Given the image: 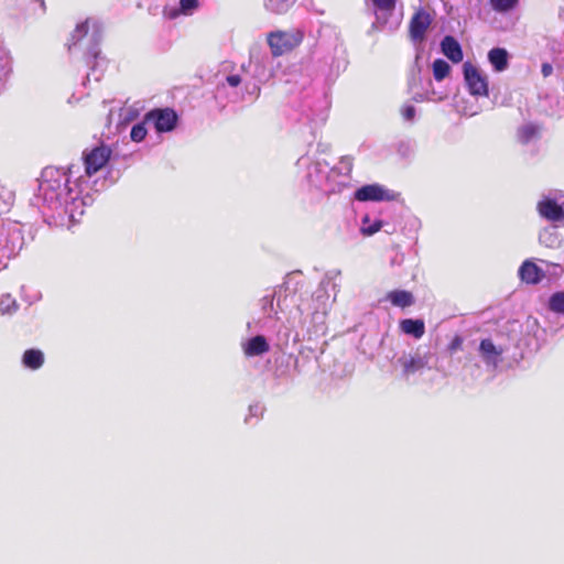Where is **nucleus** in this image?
<instances>
[{
    "label": "nucleus",
    "mask_w": 564,
    "mask_h": 564,
    "mask_svg": "<svg viewBox=\"0 0 564 564\" xmlns=\"http://www.w3.org/2000/svg\"><path fill=\"white\" fill-rule=\"evenodd\" d=\"M84 177L79 163L43 169L33 205L48 226L72 229L79 223L85 207L94 202L91 193L84 186L87 185Z\"/></svg>",
    "instance_id": "nucleus-1"
},
{
    "label": "nucleus",
    "mask_w": 564,
    "mask_h": 564,
    "mask_svg": "<svg viewBox=\"0 0 564 564\" xmlns=\"http://www.w3.org/2000/svg\"><path fill=\"white\" fill-rule=\"evenodd\" d=\"M341 275L340 270H332L325 273L317 289L311 297L302 299L296 307V315L288 319L284 325L280 314L288 301V295L282 297V291L273 290L260 299V316L247 323L249 333H264L283 335L288 340L292 330L311 324L323 329L325 317L332 303L335 301L338 288L337 279Z\"/></svg>",
    "instance_id": "nucleus-2"
},
{
    "label": "nucleus",
    "mask_w": 564,
    "mask_h": 564,
    "mask_svg": "<svg viewBox=\"0 0 564 564\" xmlns=\"http://www.w3.org/2000/svg\"><path fill=\"white\" fill-rule=\"evenodd\" d=\"M296 165L302 171V180L306 185L326 195L341 192L351 180V156H343L338 165L329 167L325 161H314L304 155L297 160Z\"/></svg>",
    "instance_id": "nucleus-3"
},
{
    "label": "nucleus",
    "mask_w": 564,
    "mask_h": 564,
    "mask_svg": "<svg viewBox=\"0 0 564 564\" xmlns=\"http://www.w3.org/2000/svg\"><path fill=\"white\" fill-rule=\"evenodd\" d=\"M291 105L297 121L311 126L312 131L327 119L329 100L321 80L302 77L291 93Z\"/></svg>",
    "instance_id": "nucleus-4"
},
{
    "label": "nucleus",
    "mask_w": 564,
    "mask_h": 564,
    "mask_svg": "<svg viewBox=\"0 0 564 564\" xmlns=\"http://www.w3.org/2000/svg\"><path fill=\"white\" fill-rule=\"evenodd\" d=\"M102 39L101 23L94 19H87L76 25L67 43V50L73 53L74 50H84L86 64L89 68L87 80L94 78L99 82L107 68V59L99 48Z\"/></svg>",
    "instance_id": "nucleus-5"
},
{
    "label": "nucleus",
    "mask_w": 564,
    "mask_h": 564,
    "mask_svg": "<svg viewBox=\"0 0 564 564\" xmlns=\"http://www.w3.org/2000/svg\"><path fill=\"white\" fill-rule=\"evenodd\" d=\"M398 0H366L367 9L373 14L369 32L395 31L401 23V14L397 13Z\"/></svg>",
    "instance_id": "nucleus-6"
},
{
    "label": "nucleus",
    "mask_w": 564,
    "mask_h": 564,
    "mask_svg": "<svg viewBox=\"0 0 564 564\" xmlns=\"http://www.w3.org/2000/svg\"><path fill=\"white\" fill-rule=\"evenodd\" d=\"M259 94L260 87L256 83H243L238 74L226 76L225 82L216 88V98L227 96L230 102L253 101Z\"/></svg>",
    "instance_id": "nucleus-7"
},
{
    "label": "nucleus",
    "mask_w": 564,
    "mask_h": 564,
    "mask_svg": "<svg viewBox=\"0 0 564 564\" xmlns=\"http://www.w3.org/2000/svg\"><path fill=\"white\" fill-rule=\"evenodd\" d=\"M111 149L104 143L100 145L94 147L91 149H86L83 152V162H78L82 165V170L84 169V173L82 172V175H84V180L87 182V185L84 184V186L91 193V195L98 189L94 188V185H96V181L94 184H90V178L100 171L109 161L111 156Z\"/></svg>",
    "instance_id": "nucleus-8"
},
{
    "label": "nucleus",
    "mask_w": 564,
    "mask_h": 564,
    "mask_svg": "<svg viewBox=\"0 0 564 564\" xmlns=\"http://www.w3.org/2000/svg\"><path fill=\"white\" fill-rule=\"evenodd\" d=\"M24 238L18 224L9 223L0 228V272L7 267L6 260L22 249Z\"/></svg>",
    "instance_id": "nucleus-9"
},
{
    "label": "nucleus",
    "mask_w": 564,
    "mask_h": 564,
    "mask_svg": "<svg viewBox=\"0 0 564 564\" xmlns=\"http://www.w3.org/2000/svg\"><path fill=\"white\" fill-rule=\"evenodd\" d=\"M303 37L304 34L300 29H292L288 31L270 32L267 40L272 55L280 56L299 46Z\"/></svg>",
    "instance_id": "nucleus-10"
},
{
    "label": "nucleus",
    "mask_w": 564,
    "mask_h": 564,
    "mask_svg": "<svg viewBox=\"0 0 564 564\" xmlns=\"http://www.w3.org/2000/svg\"><path fill=\"white\" fill-rule=\"evenodd\" d=\"M508 347L503 344H496L492 338H482L478 346V356L488 371H496L503 361V354Z\"/></svg>",
    "instance_id": "nucleus-11"
},
{
    "label": "nucleus",
    "mask_w": 564,
    "mask_h": 564,
    "mask_svg": "<svg viewBox=\"0 0 564 564\" xmlns=\"http://www.w3.org/2000/svg\"><path fill=\"white\" fill-rule=\"evenodd\" d=\"M464 80L470 95L476 97H487L488 80L481 72L474 66L470 62H465L463 65Z\"/></svg>",
    "instance_id": "nucleus-12"
},
{
    "label": "nucleus",
    "mask_w": 564,
    "mask_h": 564,
    "mask_svg": "<svg viewBox=\"0 0 564 564\" xmlns=\"http://www.w3.org/2000/svg\"><path fill=\"white\" fill-rule=\"evenodd\" d=\"M429 358L419 350L414 352H402L394 361V367L401 369V376L409 379L411 376L421 372L427 367Z\"/></svg>",
    "instance_id": "nucleus-13"
},
{
    "label": "nucleus",
    "mask_w": 564,
    "mask_h": 564,
    "mask_svg": "<svg viewBox=\"0 0 564 564\" xmlns=\"http://www.w3.org/2000/svg\"><path fill=\"white\" fill-rule=\"evenodd\" d=\"M177 119L176 112L171 108L153 109L145 115V122L153 124L160 133L172 131L177 123Z\"/></svg>",
    "instance_id": "nucleus-14"
},
{
    "label": "nucleus",
    "mask_w": 564,
    "mask_h": 564,
    "mask_svg": "<svg viewBox=\"0 0 564 564\" xmlns=\"http://www.w3.org/2000/svg\"><path fill=\"white\" fill-rule=\"evenodd\" d=\"M564 202H560L556 196L544 195L538 203L536 209L539 215L552 223L564 220Z\"/></svg>",
    "instance_id": "nucleus-15"
},
{
    "label": "nucleus",
    "mask_w": 564,
    "mask_h": 564,
    "mask_svg": "<svg viewBox=\"0 0 564 564\" xmlns=\"http://www.w3.org/2000/svg\"><path fill=\"white\" fill-rule=\"evenodd\" d=\"M395 193L386 188L380 184H369L359 187L354 197L358 202H382V200H393L395 198Z\"/></svg>",
    "instance_id": "nucleus-16"
},
{
    "label": "nucleus",
    "mask_w": 564,
    "mask_h": 564,
    "mask_svg": "<svg viewBox=\"0 0 564 564\" xmlns=\"http://www.w3.org/2000/svg\"><path fill=\"white\" fill-rule=\"evenodd\" d=\"M431 22V15L425 10H417L410 21L411 40L414 42L422 41Z\"/></svg>",
    "instance_id": "nucleus-17"
},
{
    "label": "nucleus",
    "mask_w": 564,
    "mask_h": 564,
    "mask_svg": "<svg viewBox=\"0 0 564 564\" xmlns=\"http://www.w3.org/2000/svg\"><path fill=\"white\" fill-rule=\"evenodd\" d=\"M242 351L246 357H258L270 350V344L265 335L257 334L242 343Z\"/></svg>",
    "instance_id": "nucleus-18"
},
{
    "label": "nucleus",
    "mask_w": 564,
    "mask_h": 564,
    "mask_svg": "<svg viewBox=\"0 0 564 564\" xmlns=\"http://www.w3.org/2000/svg\"><path fill=\"white\" fill-rule=\"evenodd\" d=\"M13 72V57L9 48L0 41V93L6 88Z\"/></svg>",
    "instance_id": "nucleus-19"
},
{
    "label": "nucleus",
    "mask_w": 564,
    "mask_h": 564,
    "mask_svg": "<svg viewBox=\"0 0 564 564\" xmlns=\"http://www.w3.org/2000/svg\"><path fill=\"white\" fill-rule=\"evenodd\" d=\"M519 276L528 284H538L545 278V273L533 261L525 260L519 268Z\"/></svg>",
    "instance_id": "nucleus-20"
},
{
    "label": "nucleus",
    "mask_w": 564,
    "mask_h": 564,
    "mask_svg": "<svg viewBox=\"0 0 564 564\" xmlns=\"http://www.w3.org/2000/svg\"><path fill=\"white\" fill-rule=\"evenodd\" d=\"M442 53L453 63L463 61L464 54L459 42L452 35H446L441 42Z\"/></svg>",
    "instance_id": "nucleus-21"
},
{
    "label": "nucleus",
    "mask_w": 564,
    "mask_h": 564,
    "mask_svg": "<svg viewBox=\"0 0 564 564\" xmlns=\"http://www.w3.org/2000/svg\"><path fill=\"white\" fill-rule=\"evenodd\" d=\"M488 61L496 73H501L509 66V53L503 47H494L488 52Z\"/></svg>",
    "instance_id": "nucleus-22"
},
{
    "label": "nucleus",
    "mask_w": 564,
    "mask_h": 564,
    "mask_svg": "<svg viewBox=\"0 0 564 564\" xmlns=\"http://www.w3.org/2000/svg\"><path fill=\"white\" fill-rule=\"evenodd\" d=\"M400 329L415 339H420L425 333V324L420 318H405L400 322Z\"/></svg>",
    "instance_id": "nucleus-23"
},
{
    "label": "nucleus",
    "mask_w": 564,
    "mask_h": 564,
    "mask_svg": "<svg viewBox=\"0 0 564 564\" xmlns=\"http://www.w3.org/2000/svg\"><path fill=\"white\" fill-rule=\"evenodd\" d=\"M386 300H388L393 306L397 307H409L414 304V296L411 292L405 290H393L387 293Z\"/></svg>",
    "instance_id": "nucleus-24"
},
{
    "label": "nucleus",
    "mask_w": 564,
    "mask_h": 564,
    "mask_svg": "<svg viewBox=\"0 0 564 564\" xmlns=\"http://www.w3.org/2000/svg\"><path fill=\"white\" fill-rule=\"evenodd\" d=\"M22 362L25 368L36 370L44 364V354L39 349H28L22 356Z\"/></svg>",
    "instance_id": "nucleus-25"
},
{
    "label": "nucleus",
    "mask_w": 564,
    "mask_h": 564,
    "mask_svg": "<svg viewBox=\"0 0 564 564\" xmlns=\"http://www.w3.org/2000/svg\"><path fill=\"white\" fill-rule=\"evenodd\" d=\"M383 226V221L377 217H371L365 214L361 218L360 232L364 236H372L378 232Z\"/></svg>",
    "instance_id": "nucleus-26"
},
{
    "label": "nucleus",
    "mask_w": 564,
    "mask_h": 564,
    "mask_svg": "<svg viewBox=\"0 0 564 564\" xmlns=\"http://www.w3.org/2000/svg\"><path fill=\"white\" fill-rule=\"evenodd\" d=\"M199 7L198 0H180V4L177 9H171L167 12V17L170 19H175L180 14L183 15H192Z\"/></svg>",
    "instance_id": "nucleus-27"
},
{
    "label": "nucleus",
    "mask_w": 564,
    "mask_h": 564,
    "mask_svg": "<svg viewBox=\"0 0 564 564\" xmlns=\"http://www.w3.org/2000/svg\"><path fill=\"white\" fill-rule=\"evenodd\" d=\"M541 127L533 122H528L518 129V139L522 144H528L538 137Z\"/></svg>",
    "instance_id": "nucleus-28"
},
{
    "label": "nucleus",
    "mask_w": 564,
    "mask_h": 564,
    "mask_svg": "<svg viewBox=\"0 0 564 564\" xmlns=\"http://www.w3.org/2000/svg\"><path fill=\"white\" fill-rule=\"evenodd\" d=\"M539 241L547 248H556L560 246L561 239L555 229H544L539 235Z\"/></svg>",
    "instance_id": "nucleus-29"
},
{
    "label": "nucleus",
    "mask_w": 564,
    "mask_h": 564,
    "mask_svg": "<svg viewBox=\"0 0 564 564\" xmlns=\"http://www.w3.org/2000/svg\"><path fill=\"white\" fill-rule=\"evenodd\" d=\"M294 2L295 0H265L264 7L271 13L282 14L285 13Z\"/></svg>",
    "instance_id": "nucleus-30"
},
{
    "label": "nucleus",
    "mask_w": 564,
    "mask_h": 564,
    "mask_svg": "<svg viewBox=\"0 0 564 564\" xmlns=\"http://www.w3.org/2000/svg\"><path fill=\"white\" fill-rule=\"evenodd\" d=\"M547 306L551 312L564 315V291L553 293L549 299Z\"/></svg>",
    "instance_id": "nucleus-31"
},
{
    "label": "nucleus",
    "mask_w": 564,
    "mask_h": 564,
    "mask_svg": "<svg viewBox=\"0 0 564 564\" xmlns=\"http://www.w3.org/2000/svg\"><path fill=\"white\" fill-rule=\"evenodd\" d=\"M451 67L449 64L442 59L437 58L433 63V75L436 80H443L449 74Z\"/></svg>",
    "instance_id": "nucleus-32"
},
{
    "label": "nucleus",
    "mask_w": 564,
    "mask_h": 564,
    "mask_svg": "<svg viewBox=\"0 0 564 564\" xmlns=\"http://www.w3.org/2000/svg\"><path fill=\"white\" fill-rule=\"evenodd\" d=\"M489 2L496 12L506 13L514 9L519 0H490Z\"/></svg>",
    "instance_id": "nucleus-33"
},
{
    "label": "nucleus",
    "mask_w": 564,
    "mask_h": 564,
    "mask_svg": "<svg viewBox=\"0 0 564 564\" xmlns=\"http://www.w3.org/2000/svg\"><path fill=\"white\" fill-rule=\"evenodd\" d=\"M18 310L15 299L10 294H3L0 299V312L2 314H12Z\"/></svg>",
    "instance_id": "nucleus-34"
},
{
    "label": "nucleus",
    "mask_w": 564,
    "mask_h": 564,
    "mask_svg": "<svg viewBox=\"0 0 564 564\" xmlns=\"http://www.w3.org/2000/svg\"><path fill=\"white\" fill-rule=\"evenodd\" d=\"M145 119L134 124L131 129L130 137L134 142H141L147 137Z\"/></svg>",
    "instance_id": "nucleus-35"
},
{
    "label": "nucleus",
    "mask_w": 564,
    "mask_h": 564,
    "mask_svg": "<svg viewBox=\"0 0 564 564\" xmlns=\"http://www.w3.org/2000/svg\"><path fill=\"white\" fill-rule=\"evenodd\" d=\"M442 96H436V93L434 90L425 91V93H416L413 95V100L416 102H423V101H438L442 100Z\"/></svg>",
    "instance_id": "nucleus-36"
},
{
    "label": "nucleus",
    "mask_w": 564,
    "mask_h": 564,
    "mask_svg": "<svg viewBox=\"0 0 564 564\" xmlns=\"http://www.w3.org/2000/svg\"><path fill=\"white\" fill-rule=\"evenodd\" d=\"M401 115L404 121L413 122L415 120L416 109L412 105H405L401 109Z\"/></svg>",
    "instance_id": "nucleus-37"
},
{
    "label": "nucleus",
    "mask_w": 564,
    "mask_h": 564,
    "mask_svg": "<svg viewBox=\"0 0 564 564\" xmlns=\"http://www.w3.org/2000/svg\"><path fill=\"white\" fill-rule=\"evenodd\" d=\"M263 411H264V406L260 403H253L249 406V413H248V416L246 417V422H249V420L251 417H256V419H259L262 416L263 414Z\"/></svg>",
    "instance_id": "nucleus-38"
},
{
    "label": "nucleus",
    "mask_w": 564,
    "mask_h": 564,
    "mask_svg": "<svg viewBox=\"0 0 564 564\" xmlns=\"http://www.w3.org/2000/svg\"><path fill=\"white\" fill-rule=\"evenodd\" d=\"M0 199H3L6 208H9L13 204L14 195L9 189H2L0 193Z\"/></svg>",
    "instance_id": "nucleus-39"
},
{
    "label": "nucleus",
    "mask_w": 564,
    "mask_h": 564,
    "mask_svg": "<svg viewBox=\"0 0 564 564\" xmlns=\"http://www.w3.org/2000/svg\"><path fill=\"white\" fill-rule=\"evenodd\" d=\"M463 338L459 335H456L448 345V350L451 352H455L462 348Z\"/></svg>",
    "instance_id": "nucleus-40"
},
{
    "label": "nucleus",
    "mask_w": 564,
    "mask_h": 564,
    "mask_svg": "<svg viewBox=\"0 0 564 564\" xmlns=\"http://www.w3.org/2000/svg\"><path fill=\"white\" fill-rule=\"evenodd\" d=\"M541 73L544 77H549L553 73V66L549 63H543L541 66Z\"/></svg>",
    "instance_id": "nucleus-41"
},
{
    "label": "nucleus",
    "mask_w": 564,
    "mask_h": 564,
    "mask_svg": "<svg viewBox=\"0 0 564 564\" xmlns=\"http://www.w3.org/2000/svg\"><path fill=\"white\" fill-rule=\"evenodd\" d=\"M121 116L124 118V120H130L133 118L134 115L131 110H124V112Z\"/></svg>",
    "instance_id": "nucleus-42"
},
{
    "label": "nucleus",
    "mask_w": 564,
    "mask_h": 564,
    "mask_svg": "<svg viewBox=\"0 0 564 564\" xmlns=\"http://www.w3.org/2000/svg\"><path fill=\"white\" fill-rule=\"evenodd\" d=\"M41 3V7L44 8L45 3L44 0H37Z\"/></svg>",
    "instance_id": "nucleus-43"
}]
</instances>
